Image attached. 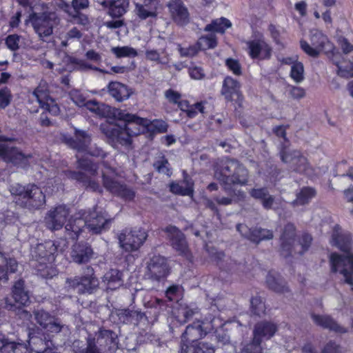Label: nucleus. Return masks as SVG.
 <instances>
[{
  "label": "nucleus",
  "instance_id": "f257e3e1",
  "mask_svg": "<svg viewBox=\"0 0 353 353\" xmlns=\"http://www.w3.org/2000/svg\"><path fill=\"white\" fill-rule=\"evenodd\" d=\"M112 119L123 121L124 125L119 126L105 121L101 124V130L110 143L123 145H130L132 137L148 131L150 123V121L146 118L140 117L121 109L113 110Z\"/></svg>",
  "mask_w": 353,
  "mask_h": 353
},
{
  "label": "nucleus",
  "instance_id": "052dcab7",
  "mask_svg": "<svg viewBox=\"0 0 353 353\" xmlns=\"http://www.w3.org/2000/svg\"><path fill=\"white\" fill-rule=\"evenodd\" d=\"M188 349V351L184 349L183 346L182 347V353H214V350L212 348L207 349V351H204V345H202V346H197L196 347H186Z\"/></svg>",
  "mask_w": 353,
  "mask_h": 353
},
{
  "label": "nucleus",
  "instance_id": "774afa93",
  "mask_svg": "<svg viewBox=\"0 0 353 353\" xmlns=\"http://www.w3.org/2000/svg\"><path fill=\"white\" fill-rule=\"evenodd\" d=\"M343 194L347 202L353 203V186L345 190Z\"/></svg>",
  "mask_w": 353,
  "mask_h": 353
},
{
  "label": "nucleus",
  "instance_id": "6ab92c4d",
  "mask_svg": "<svg viewBox=\"0 0 353 353\" xmlns=\"http://www.w3.org/2000/svg\"><path fill=\"white\" fill-rule=\"evenodd\" d=\"M248 52L252 59H268L272 54L271 47L261 38L246 42Z\"/></svg>",
  "mask_w": 353,
  "mask_h": 353
},
{
  "label": "nucleus",
  "instance_id": "423d86ee",
  "mask_svg": "<svg viewBox=\"0 0 353 353\" xmlns=\"http://www.w3.org/2000/svg\"><path fill=\"white\" fill-rule=\"evenodd\" d=\"M89 216L90 218L86 221L79 217H76L74 219H70L65 225L66 230L74 232L75 237H77L81 231V228L85 225L93 233L97 234L101 232L107 223L104 213L94 211L91 212Z\"/></svg>",
  "mask_w": 353,
  "mask_h": 353
},
{
  "label": "nucleus",
  "instance_id": "7ed1b4c3",
  "mask_svg": "<svg viewBox=\"0 0 353 353\" xmlns=\"http://www.w3.org/2000/svg\"><path fill=\"white\" fill-rule=\"evenodd\" d=\"M248 171L239 162L225 159L222 160L215 170V177L225 183L245 184L248 180Z\"/></svg>",
  "mask_w": 353,
  "mask_h": 353
},
{
  "label": "nucleus",
  "instance_id": "39448f33",
  "mask_svg": "<svg viewBox=\"0 0 353 353\" xmlns=\"http://www.w3.org/2000/svg\"><path fill=\"white\" fill-rule=\"evenodd\" d=\"M91 139L90 137L84 131L76 130L75 132V140H68V143L78 150V154L77 157L79 167L83 169L87 174L93 176L96 173V166L93 165L90 160L88 159H81L80 153L81 152L87 151L89 154L92 156L101 155L102 151L97 150L94 152L88 150V147L90 144Z\"/></svg>",
  "mask_w": 353,
  "mask_h": 353
},
{
  "label": "nucleus",
  "instance_id": "4d7b16f0",
  "mask_svg": "<svg viewBox=\"0 0 353 353\" xmlns=\"http://www.w3.org/2000/svg\"><path fill=\"white\" fill-rule=\"evenodd\" d=\"M169 163L168 161L165 159H163L161 161H158L154 163L155 168L161 173L167 174L170 176L171 174L170 170L169 169Z\"/></svg>",
  "mask_w": 353,
  "mask_h": 353
},
{
  "label": "nucleus",
  "instance_id": "de8ad7c7",
  "mask_svg": "<svg viewBox=\"0 0 353 353\" xmlns=\"http://www.w3.org/2000/svg\"><path fill=\"white\" fill-rule=\"evenodd\" d=\"M12 99V95L8 88H4L0 90V108L7 107Z\"/></svg>",
  "mask_w": 353,
  "mask_h": 353
},
{
  "label": "nucleus",
  "instance_id": "bb28decb",
  "mask_svg": "<svg viewBox=\"0 0 353 353\" xmlns=\"http://www.w3.org/2000/svg\"><path fill=\"white\" fill-rule=\"evenodd\" d=\"M108 90L109 94L119 102L129 99L133 93L131 88L117 81L110 82L108 84Z\"/></svg>",
  "mask_w": 353,
  "mask_h": 353
},
{
  "label": "nucleus",
  "instance_id": "c85d7f7f",
  "mask_svg": "<svg viewBox=\"0 0 353 353\" xmlns=\"http://www.w3.org/2000/svg\"><path fill=\"white\" fill-rule=\"evenodd\" d=\"M102 284L107 290H116L123 284L122 274L117 270H110L103 278Z\"/></svg>",
  "mask_w": 353,
  "mask_h": 353
},
{
  "label": "nucleus",
  "instance_id": "0eeeda50",
  "mask_svg": "<svg viewBox=\"0 0 353 353\" xmlns=\"http://www.w3.org/2000/svg\"><path fill=\"white\" fill-rule=\"evenodd\" d=\"M10 192L24 199L21 204L30 208H39L46 203V196L42 190L33 184L27 186L13 185L10 188Z\"/></svg>",
  "mask_w": 353,
  "mask_h": 353
},
{
  "label": "nucleus",
  "instance_id": "e433bc0d",
  "mask_svg": "<svg viewBox=\"0 0 353 353\" xmlns=\"http://www.w3.org/2000/svg\"><path fill=\"white\" fill-rule=\"evenodd\" d=\"M232 26V23L226 18L221 17L214 19L211 23L208 24L204 30L206 32H214L224 33L225 30Z\"/></svg>",
  "mask_w": 353,
  "mask_h": 353
},
{
  "label": "nucleus",
  "instance_id": "dca6fc26",
  "mask_svg": "<svg viewBox=\"0 0 353 353\" xmlns=\"http://www.w3.org/2000/svg\"><path fill=\"white\" fill-rule=\"evenodd\" d=\"M32 95L34 97L39 105L46 111L54 115L59 112V108L57 104L49 96L46 82L41 81L33 92Z\"/></svg>",
  "mask_w": 353,
  "mask_h": 353
},
{
  "label": "nucleus",
  "instance_id": "ddd939ff",
  "mask_svg": "<svg viewBox=\"0 0 353 353\" xmlns=\"http://www.w3.org/2000/svg\"><path fill=\"white\" fill-rule=\"evenodd\" d=\"M148 234L143 229H134L125 232L119 236L121 247L127 252L139 249L147 239Z\"/></svg>",
  "mask_w": 353,
  "mask_h": 353
},
{
  "label": "nucleus",
  "instance_id": "49530a36",
  "mask_svg": "<svg viewBox=\"0 0 353 353\" xmlns=\"http://www.w3.org/2000/svg\"><path fill=\"white\" fill-rule=\"evenodd\" d=\"M148 130H153L160 133L165 132L168 130V124L162 120L155 119L152 121H150Z\"/></svg>",
  "mask_w": 353,
  "mask_h": 353
},
{
  "label": "nucleus",
  "instance_id": "a18cd8bd",
  "mask_svg": "<svg viewBox=\"0 0 353 353\" xmlns=\"http://www.w3.org/2000/svg\"><path fill=\"white\" fill-rule=\"evenodd\" d=\"M251 307L252 312L257 315H261L265 311V304L260 297H254L252 299Z\"/></svg>",
  "mask_w": 353,
  "mask_h": 353
},
{
  "label": "nucleus",
  "instance_id": "4be33fe9",
  "mask_svg": "<svg viewBox=\"0 0 353 353\" xmlns=\"http://www.w3.org/2000/svg\"><path fill=\"white\" fill-rule=\"evenodd\" d=\"M23 285L24 283L21 280H19L14 283L12 289V297L15 303H12L8 299H6V307L9 310H14V308L20 307L21 306H25L29 303V295L24 291Z\"/></svg>",
  "mask_w": 353,
  "mask_h": 353
},
{
  "label": "nucleus",
  "instance_id": "0e129e2a",
  "mask_svg": "<svg viewBox=\"0 0 353 353\" xmlns=\"http://www.w3.org/2000/svg\"><path fill=\"white\" fill-rule=\"evenodd\" d=\"M322 353H341L340 348L334 343H327L323 348Z\"/></svg>",
  "mask_w": 353,
  "mask_h": 353
},
{
  "label": "nucleus",
  "instance_id": "2eb2a0df",
  "mask_svg": "<svg viewBox=\"0 0 353 353\" xmlns=\"http://www.w3.org/2000/svg\"><path fill=\"white\" fill-rule=\"evenodd\" d=\"M31 157V155L25 154L17 148L5 143H0V158L6 162L23 167Z\"/></svg>",
  "mask_w": 353,
  "mask_h": 353
},
{
  "label": "nucleus",
  "instance_id": "9d476101",
  "mask_svg": "<svg viewBox=\"0 0 353 353\" xmlns=\"http://www.w3.org/2000/svg\"><path fill=\"white\" fill-rule=\"evenodd\" d=\"M277 330L276 325L271 322H261L254 330L253 341L241 350V353H261V343L270 339Z\"/></svg>",
  "mask_w": 353,
  "mask_h": 353
},
{
  "label": "nucleus",
  "instance_id": "f8f14e48",
  "mask_svg": "<svg viewBox=\"0 0 353 353\" xmlns=\"http://www.w3.org/2000/svg\"><path fill=\"white\" fill-rule=\"evenodd\" d=\"M311 46L305 41H301V49L309 56L316 57L322 52L329 51L332 46L326 36L315 30L311 36Z\"/></svg>",
  "mask_w": 353,
  "mask_h": 353
},
{
  "label": "nucleus",
  "instance_id": "1a4fd4ad",
  "mask_svg": "<svg viewBox=\"0 0 353 353\" xmlns=\"http://www.w3.org/2000/svg\"><path fill=\"white\" fill-rule=\"evenodd\" d=\"M26 22L30 23L39 37L43 39L52 34L53 28L58 24L59 20L53 12H33L30 14Z\"/></svg>",
  "mask_w": 353,
  "mask_h": 353
},
{
  "label": "nucleus",
  "instance_id": "a878e982",
  "mask_svg": "<svg viewBox=\"0 0 353 353\" xmlns=\"http://www.w3.org/2000/svg\"><path fill=\"white\" fill-rule=\"evenodd\" d=\"M89 274L83 278H75L70 281V285L77 290L78 293L91 292L97 285V281L92 276V270L88 269Z\"/></svg>",
  "mask_w": 353,
  "mask_h": 353
},
{
  "label": "nucleus",
  "instance_id": "a19ab883",
  "mask_svg": "<svg viewBox=\"0 0 353 353\" xmlns=\"http://www.w3.org/2000/svg\"><path fill=\"white\" fill-rule=\"evenodd\" d=\"M291 78L296 83H300L304 79V67L303 64L299 61L294 63L291 67Z\"/></svg>",
  "mask_w": 353,
  "mask_h": 353
},
{
  "label": "nucleus",
  "instance_id": "393cba45",
  "mask_svg": "<svg viewBox=\"0 0 353 353\" xmlns=\"http://www.w3.org/2000/svg\"><path fill=\"white\" fill-rule=\"evenodd\" d=\"M165 231L168 233L175 250L180 254H185L188 246L183 234L174 226H168Z\"/></svg>",
  "mask_w": 353,
  "mask_h": 353
},
{
  "label": "nucleus",
  "instance_id": "bf43d9fd",
  "mask_svg": "<svg viewBox=\"0 0 353 353\" xmlns=\"http://www.w3.org/2000/svg\"><path fill=\"white\" fill-rule=\"evenodd\" d=\"M165 97L170 102L173 103H178L181 97L180 93L171 89L165 91Z\"/></svg>",
  "mask_w": 353,
  "mask_h": 353
},
{
  "label": "nucleus",
  "instance_id": "c9c22d12",
  "mask_svg": "<svg viewBox=\"0 0 353 353\" xmlns=\"http://www.w3.org/2000/svg\"><path fill=\"white\" fill-rule=\"evenodd\" d=\"M17 263L14 259L6 258L0 252V280H8V272H14Z\"/></svg>",
  "mask_w": 353,
  "mask_h": 353
},
{
  "label": "nucleus",
  "instance_id": "69168bd1",
  "mask_svg": "<svg viewBox=\"0 0 353 353\" xmlns=\"http://www.w3.org/2000/svg\"><path fill=\"white\" fill-rule=\"evenodd\" d=\"M81 37V33L77 28H73L69 30L66 34L67 40L80 39Z\"/></svg>",
  "mask_w": 353,
  "mask_h": 353
},
{
  "label": "nucleus",
  "instance_id": "a211bd4d",
  "mask_svg": "<svg viewBox=\"0 0 353 353\" xmlns=\"http://www.w3.org/2000/svg\"><path fill=\"white\" fill-rule=\"evenodd\" d=\"M136 14L141 19L156 17L161 8L159 0H134Z\"/></svg>",
  "mask_w": 353,
  "mask_h": 353
},
{
  "label": "nucleus",
  "instance_id": "09e8293b",
  "mask_svg": "<svg viewBox=\"0 0 353 353\" xmlns=\"http://www.w3.org/2000/svg\"><path fill=\"white\" fill-rule=\"evenodd\" d=\"M337 43L344 54H347L353 52V44L345 37H339L337 39Z\"/></svg>",
  "mask_w": 353,
  "mask_h": 353
},
{
  "label": "nucleus",
  "instance_id": "cd10ccee",
  "mask_svg": "<svg viewBox=\"0 0 353 353\" xmlns=\"http://www.w3.org/2000/svg\"><path fill=\"white\" fill-rule=\"evenodd\" d=\"M237 230L243 236L248 238L254 242H259L265 239H270L273 237L272 232L270 230L259 229L250 231L245 225L243 224L238 225Z\"/></svg>",
  "mask_w": 353,
  "mask_h": 353
},
{
  "label": "nucleus",
  "instance_id": "338daca9",
  "mask_svg": "<svg viewBox=\"0 0 353 353\" xmlns=\"http://www.w3.org/2000/svg\"><path fill=\"white\" fill-rule=\"evenodd\" d=\"M73 17H77V23L83 26H86L90 23L88 17L83 14L77 12V14H74Z\"/></svg>",
  "mask_w": 353,
  "mask_h": 353
},
{
  "label": "nucleus",
  "instance_id": "864d4df0",
  "mask_svg": "<svg viewBox=\"0 0 353 353\" xmlns=\"http://www.w3.org/2000/svg\"><path fill=\"white\" fill-rule=\"evenodd\" d=\"M189 74L190 77L194 80H201L205 77L203 70L201 67L196 65L190 67Z\"/></svg>",
  "mask_w": 353,
  "mask_h": 353
},
{
  "label": "nucleus",
  "instance_id": "58836bf2",
  "mask_svg": "<svg viewBox=\"0 0 353 353\" xmlns=\"http://www.w3.org/2000/svg\"><path fill=\"white\" fill-rule=\"evenodd\" d=\"M192 336V341H194L197 337H202L205 335V332H203L202 326L199 323H194V325H189L187 327L185 332L182 336V341H187L188 336Z\"/></svg>",
  "mask_w": 353,
  "mask_h": 353
},
{
  "label": "nucleus",
  "instance_id": "6e6d98bb",
  "mask_svg": "<svg viewBox=\"0 0 353 353\" xmlns=\"http://www.w3.org/2000/svg\"><path fill=\"white\" fill-rule=\"evenodd\" d=\"M289 94L294 99H301L305 97V90L301 87L293 86L290 88Z\"/></svg>",
  "mask_w": 353,
  "mask_h": 353
},
{
  "label": "nucleus",
  "instance_id": "5fc2aeb1",
  "mask_svg": "<svg viewBox=\"0 0 353 353\" xmlns=\"http://www.w3.org/2000/svg\"><path fill=\"white\" fill-rule=\"evenodd\" d=\"M203 103H196L192 105H190L186 114L188 117L194 118L196 117L198 112L203 113Z\"/></svg>",
  "mask_w": 353,
  "mask_h": 353
},
{
  "label": "nucleus",
  "instance_id": "4c0bfd02",
  "mask_svg": "<svg viewBox=\"0 0 353 353\" xmlns=\"http://www.w3.org/2000/svg\"><path fill=\"white\" fill-rule=\"evenodd\" d=\"M197 49L205 50L214 48L217 46L216 37L214 34L201 37L197 41Z\"/></svg>",
  "mask_w": 353,
  "mask_h": 353
},
{
  "label": "nucleus",
  "instance_id": "473e14b6",
  "mask_svg": "<svg viewBox=\"0 0 353 353\" xmlns=\"http://www.w3.org/2000/svg\"><path fill=\"white\" fill-rule=\"evenodd\" d=\"M129 0H109L108 13L113 17H120L123 15L129 8Z\"/></svg>",
  "mask_w": 353,
  "mask_h": 353
},
{
  "label": "nucleus",
  "instance_id": "f03ea898",
  "mask_svg": "<svg viewBox=\"0 0 353 353\" xmlns=\"http://www.w3.org/2000/svg\"><path fill=\"white\" fill-rule=\"evenodd\" d=\"M331 243L344 252L343 255L331 254V270L342 275L345 282L353 290V254L351 252V241L349 237L336 231L332 235Z\"/></svg>",
  "mask_w": 353,
  "mask_h": 353
},
{
  "label": "nucleus",
  "instance_id": "37998d69",
  "mask_svg": "<svg viewBox=\"0 0 353 353\" xmlns=\"http://www.w3.org/2000/svg\"><path fill=\"white\" fill-rule=\"evenodd\" d=\"M146 58L152 61L161 64H167L169 62V57L167 54L161 57L160 54L154 50H148L145 52Z\"/></svg>",
  "mask_w": 353,
  "mask_h": 353
},
{
  "label": "nucleus",
  "instance_id": "13d9d810",
  "mask_svg": "<svg viewBox=\"0 0 353 353\" xmlns=\"http://www.w3.org/2000/svg\"><path fill=\"white\" fill-rule=\"evenodd\" d=\"M179 51L182 57H193L196 54L198 49L196 46H189L188 48H183L179 46Z\"/></svg>",
  "mask_w": 353,
  "mask_h": 353
},
{
  "label": "nucleus",
  "instance_id": "412c9836",
  "mask_svg": "<svg viewBox=\"0 0 353 353\" xmlns=\"http://www.w3.org/2000/svg\"><path fill=\"white\" fill-rule=\"evenodd\" d=\"M173 21L180 26L187 24L190 20L188 8L180 0H172L168 4Z\"/></svg>",
  "mask_w": 353,
  "mask_h": 353
},
{
  "label": "nucleus",
  "instance_id": "aec40b11",
  "mask_svg": "<svg viewBox=\"0 0 353 353\" xmlns=\"http://www.w3.org/2000/svg\"><path fill=\"white\" fill-rule=\"evenodd\" d=\"M240 88L241 84L239 81L230 77H227L223 82L221 94L226 100L241 103L243 97Z\"/></svg>",
  "mask_w": 353,
  "mask_h": 353
},
{
  "label": "nucleus",
  "instance_id": "f3484780",
  "mask_svg": "<svg viewBox=\"0 0 353 353\" xmlns=\"http://www.w3.org/2000/svg\"><path fill=\"white\" fill-rule=\"evenodd\" d=\"M68 214L69 210L65 205L55 207L48 212L45 218L46 226L51 230L61 229Z\"/></svg>",
  "mask_w": 353,
  "mask_h": 353
},
{
  "label": "nucleus",
  "instance_id": "5701e85b",
  "mask_svg": "<svg viewBox=\"0 0 353 353\" xmlns=\"http://www.w3.org/2000/svg\"><path fill=\"white\" fill-rule=\"evenodd\" d=\"M34 317L37 323L48 332L58 333L63 327L57 319L43 310H38L35 312Z\"/></svg>",
  "mask_w": 353,
  "mask_h": 353
},
{
  "label": "nucleus",
  "instance_id": "6e6552de",
  "mask_svg": "<svg viewBox=\"0 0 353 353\" xmlns=\"http://www.w3.org/2000/svg\"><path fill=\"white\" fill-rule=\"evenodd\" d=\"M294 227L292 224H288L285 226L284 232L281 236V252L285 256H288V254H291L290 251L291 246L293 247V252L294 253L301 254L305 251L310 246L312 237L309 234H304L301 236L299 242L295 244L294 241Z\"/></svg>",
  "mask_w": 353,
  "mask_h": 353
},
{
  "label": "nucleus",
  "instance_id": "b1692460",
  "mask_svg": "<svg viewBox=\"0 0 353 353\" xmlns=\"http://www.w3.org/2000/svg\"><path fill=\"white\" fill-rule=\"evenodd\" d=\"M151 276L157 280L165 277L169 272L166 259L161 256H154L148 265Z\"/></svg>",
  "mask_w": 353,
  "mask_h": 353
},
{
  "label": "nucleus",
  "instance_id": "9b49d317",
  "mask_svg": "<svg viewBox=\"0 0 353 353\" xmlns=\"http://www.w3.org/2000/svg\"><path fill=\"white\" fill-rule=\"evenodd\" d=\"M103 185L105 188L113 194H117L125 200H132L134 197V192L131 189L127 188L121 185L115 179L117 176L115 170L103 163L101 168Z\"/></svg>",
  "mask_w": 353,
  "mask_h": 353
},
{
  "label": "nucleus",
  "instance_id": "c03bdc74",
  "mask_svg": "<svg viewBox=\"0 0 353 353\" xmlns=\"http://www.w3.org/2000/svg\"><path fill=\"white\" fill-rule=\"evenodd\" d=\"M339 75L343 77H353V62H350L347 65L336 63Z\"/></svg>",
  "mask_w": 353,
  "mask_h": 353
},
{
  "label": "nucleus",
  "instance_id": "20e7f679",
  "mask_svg": "<svg viewBox=\"0 0 353 353\" xmlns=\"http://www.w3.org/2000/svg\"><path fill=\"white\" fill-rule=\"evenodd\" d=\"M56 250L55 245L51 243L39 244L35 248L32 256L38 262L35 267L40 276L49 279L57 274V270L52 265L55 259L54 252Z\"/></svg>",
  "mask_w": 353,
  "mask_h": 353
},
{
  "label": "nucleus",
  "instance_id": "680f3d73",
  "mask_svg": "<svg viewBox=\"0 0 353 353\" xmlns=\"http://www.w3.org/2000/svg\"><path fill=\"white\" fill-rule=\"evenodd\" d=\"M250 194L252 197L261 199L262 201L268 196V192L264 188L252 189L250 192Z\"/></svg>",
  "mask_w": 353,
  "mask_h": 353
},
{
  "label": "nucleus",
  "instance_id": "c756f323",
  "mask_svg": "<svg viewBox=\"0 0 353 353\" xmlns=\"http://www.w3.org/2000/svg\"><path fill=\"white\" fill-rule=\"evenodd\" d=\"M0 351L3 353H27L28 348L22 343L8 341L0 333Z\"/></svg>",
  "mask_w": 353,
  "mask_h": 353
},
{
  "label": "nucleus",
  "instance_id": "2f4dec72",
  "mask_svg": "<svg viewBox=\"0 0 353 353\" xmlns=\"http://www.w3.org/2000/svg\"><path fill=\"white\" fill-rule=\"evenodd\" d=\"M313 321L318 325L328 328L338 332H345V329L338 325L332 318L327 315L312 314Z\"/></svg>",
  "mask_w": 353,
  "mask_h": 353
},
{
  "label": "nucleus",
  "instance_id": "72a5a7b5",
  "mask_svg": "<svg viewBox=\"0 0 353 353\" xmlns=\"http://www.w3.org/2000/svg\"><path fill=\"white\" fill-rule=\"evenodd\" d=\"M193 182L187 175H184V180L181 183H173L170 185V190L174 194L181 195H192L193 193Z\"/></svg>",
  "mask_w": 353,
  "mask_h": 353
},
{
  "label": "nucleus",
  "instance_id": "e2e57ef3",
  "mask_svg": "<svg viewBox=\"0 0 353 353\" xmlns=\"http://www.w3.org/2000/svg\"><path fill=\"white\" fill-rule=\"evenodd\" d=\"M72 6L76 12L78 10L87 8L89 6L88 0H72Z\"/></svg>",
  "mask_w": 353,
  "mask_h": 353
},
{
  "label": "nucleus",
  "instance_id": "7c9ffc66",
  "mask_svg": "<svg viewBox=\"0 0 353 353\" xmlns=\"http://www.w3.org/2000/svg\"><path fill=\"white\" fill-rule=\"evenodd\" d=\"M83 107H85L90 112L95 113L99 117H105L112 119V112L116 109L103 103H99L94 100L87 101Z\"/></svg>",
  "mask_w": 353,
  "mask_h": 353
},
{
  "label": "nucleus",
  "instance_id": "ea45409f",
  "mask_svg": "<svg viewBox=\"0 0 353 353\" xmlns=\"http://www.w3.org/2000/svg\"><path fill=\"white\" fill-rule=\"evenodd\" d=\"M316 194V192L313 188H304L297 195L295 203L298 205H303L307 203Z\"/></svg>",
  "mask_w": 353,
  "mask_h": 353
},
{
  "label": "nucleus",
  "instance_id": "f704fd0d",
  "mask_svg": "<svg viewBox=\"0 0 353 353\" xmlns=\"http://www.w3.org/2000/svg\"><path fill=\"white\" fill-rule=\"evenodd\" d=\"M92 254V252L90 247L77 245L74 247L71 256L75 263H83L89 261Z\"/></svg>",
  "mask_w": 353,
  "mask_h": 353
},
{
  "label": "nucleus",
  "instance_id": "79ce46f5",
  "mask_svg": "<svg viewBox=\"0 0 353 353\" xmlns=\"http://www.w3.org/2000/svg\"><path fill=\"white\" fill-rule=\"evenodd\" d=\"M111 51L117 58L135 57L137 54L134 48L128 46L114 47L112 48Z\"/></svg>",
  "mask_w": 353,
  "mask_h": 353
},
{
  "label": "nucleus",
  "instance_id": "8fccbe9b",
  "mask_svg": "<svg viewBox=\"0 0 353 353\" xmlns=\"http://www.w3.org/2000/svg\"><path fill=\"white\" fill-rule=\"evenodd\" d=\"M225 65H227L228 68L235 75L241 74V66L237 60L231 58L228 59L225 61Z\"/></svg>",
  "mask_w": 353,
  "mask_h": 353
},
{
  "label": "nucleus",
  "instance_id": "4468645a",
  "mask_svg": "<svg viewBox=\"0 0 353 353\" xmlns=\"http://www.w3.org/2000/svg\"><path fill=\"white\" fill-rule=\"evenodd\" d=\"M281 160L289 163L292 169L299 172H305L308 169L307 159L299 151L290 150L285 145L280 152Z\"/></svg>",
  "mask_w": 353,
  "mask_h": 353
},
{
  "label": "nucleus",
  "instance_id": "3c124183",
  "mask_svg": "<svg viewBox=\"0 0 353 353\" xmlns=\"http://www.w3.org/2000/svg\"><path fill=\"white\" fill-rule=\"evenodd\" d=\"M20 37L17 34H11L7 37L6 44L7 47L12 50H17L19 47Z\"/></svg>",
  "mask_w": 353,
  "mask_h": 353
},
{
  "label": "nucleus",
  "instance_id": "603ef678",
  "mask_svg": "<svg viewBox=\"0 0 353 353\" xmlns=\"http://www.w3.org/2000/svg\"><path fill=\"white\" fill-rule=\"evenodd\" d=\"M70 97L72 101L79 107H83L87 102L85 97L78 90L71 91Z\"/></svg>",
  "mask_w": 353,
  "mask_h": 353
}]
</instances>
